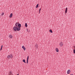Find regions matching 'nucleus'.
Listing matches in <instances>:
<instances>
[{
	"instance_id": "obj_1",
	"label": "nucleus",
	"mask_w": 75,
	"mask_h": 75,
	"mask_svg": "<svg viewBox=\"0 0 75 75\" xmlns=\"http://www.w3.org/2000/svg\"><path fill=\"white\" fill-rule=\"evenodd\" d=\"M13 30L15 31H19L21 30L20 28L16 26H15L13 28Z\"/></svg>"
},
{
	"instance_id": "obj_2",
	"label": "nucleus",
	"mask_w": 75,
	"mask_h": 75,
	"mask_svg": "<svg viewBox=\"0 0 75 75\" xmlns=\"http://www.w3.org/2000/svg\"><path fill=\"white\" fill-rule=\"evenodd\" d=\"M16 27H19L20 28L21 27V25L20 24H19L18 23H17L15 24Z\"/></svg>"
},
{
	"instance_id": "obj_3",
	"label": "nucleus",
	"mask_w": 75,
	"mask_h": 75,
	"mask_svg": "<svg viewBox=\"0 0 75 75\" xmlns=\"http://www.w3.org/2000/svg\"><path fill=\"white\" fill-rule=\"evenodd\" d=\"M59 45L61 46L62 47L63 45V43L62 42H61L60 43H59Z\"/></svg>"
},
{
	"instance_id": "obj_4",
	"label": "nucleus",
	"mask_w": 75,
	"mask_h": 75,
	"mask_svg": "<svg viewBox=\"0 0 75 75\" xmlns=\"http://www.w3.org/2000/svg\"><path fill=\"white\" fill-rule=\"evenodd\" d=\"M22 48H23V50H26V49L25 48L24 46H22Z\"/></svg>"
},
{
	"instance_id": "obj_5",
	"label": "nucleus",
	"mask_w": 75,
	"mask_h": 75,
	"mask_svg": "<svg viewBox=\"0 0 75 75\" xmlns=\"http://www.w3.org/2000/svg\"><path fill=\"white\" fill-rule=\"evenodd\" d=\"M9 37L10 38H13V35H9Z\"/></svg>"
},
{
	"instance_id": "obj_6",
	"label": "nucleus",
	"mask_w": 75,
	"mask_h": 75,
	"mask_svg": "<svg viewBox=\"0 0 75 75\" xmlns=\"http://www.w3.org/2000/svg\"><path fill=\"white\" fill-rule=\"evenodd\" d=\"M71 71L70 69H69L67 71V74H69V72H70Z\"/></svg>"
},
{
	"instance_id": "obj_7",
	"label": "nucleus",
	"mask_w": 75,
	"mask_h": 75,
	"mask_svg": "<svg viewBox=\"0 0 75 75\" xmlns=\"http://www.w3.org/2000/svg\"><path fill=\"white\" fill-rule=\"evenodd\" d=\"M67 10H68V8H66V9L65 11V13H67Z\"/></svg>"
},
{
	"instance_id": "obj_8",
	"label": "nucleus",
	"mask_w": 75,
	"mask_h": 75,
	"mask_svg": "<svg viewBox=\"0 0 75 75\" xmlns=\"http://www.w3.org/2000/svg\"><path fill=\"white\" fill-rule=\"evenodd\" d=\"M12 16H13V13H11L10 14V15L9 16V17L10 18H11L12 17Z\"/></svg>"
},
{
	"instance_id": "obj_9",
	"label": "nucleus",
	"mask_w": 75,
	"mask_h": 75,
	"mask_svg": "<svg viewBox=\"0 0 75 75\" xmlns=\"http://www.w3.org/2000/svg\"><path fill=\"white\" fill-rule=\"evenodd\" d=\"M56 51L57 52H59L58 49V48H56Z\"/></svg>"
},
{
	"instance_id": "obj_10",
	"label": "nucleus",
	"mask_w": 75,
	"mask_h": 75,
	"mask_svg": "<svg viewBox=\"0 0 75 75\" xmlns=\"http://www.w3.org/2000/svg\"><path fill=\"white\" fill-rule=\"evenodd\" d=\"M10 57L11 58H13V56H12V54H11L10 55Z\"/></svg>"
},
{
	"instance_id": "obj_11",
	"label": "nucleus",
	"mask_w": 75,
	"mask_h": 75,
	"mask_svg": "<svg viewBox=\"0 0 75 75\" xmlns=\"http://www.w3.org/2000/svg\"><path fill=\"white\" fill-rule=\"evenodd\" d=\"M7 57L9 59L10 58V55H8Z\"/></svg>"
},
{
	"instance_id": "obj_12",
	"label": "nucleus",
	"mask_w": 75,
	"mask_h": 75,
	"mask_svg": "<svg viewBox=\"0 0 75 75\" xmlns=\"http://www.w3.org/2000/svg\"><path fill=\"white\" fill-rule=\"evenodd\" d=\"M23 62H24L25 63H26V62H25V60L24 59L23 60Z\"/></svg>"
},
{
	"instance_id": "obj_13",
	"label": "nucleus",
	"mask_w": 75,
	"mask_h": 75,
	"mask_svg": "<svg viewBox=\"0 0 75 75\" xmlns=\"http://www.w3.org/2000/svg\"><path fill=\"white\" fill-rule=\"evenodd\" d=\"M27 26H28V25H27V23H25V27H27Z\"/></svg>"
},
{
	"instance_id": "obj_14",
	"label": "nucleus",
	"mask_w": 75,
	"mask_h": 75,
	"mask_svg": "<svg viewBox=\"0 0 75 75\" xmlns=\"http://www.w3.org/2000/svg\"><path fill=\"white\" fill-rule=\"evenodd\" d=\"M38 7V4L36 6V8H37Z\"/></svg>"
},
{
	"instance_id": "obj_15",
	"label": "nucleus",
	"mask_w": 75,
	"mask_h": 75,
	"mask_svg": "<svg viewBox=\"0 0 75 75\" xmlns=\"http://www.w3.org/2000/svg\"><path fill=\"white\" fill-rule=\"evenodd\" d=\"M49 31L51 33H52L53 32L52 31V30H50Z\"/></svg>"
},
{
	"instance_id": "obj_16",
	"label": "nucleus",
	"mask_w": 75,
	"mask_h": 75,
	"mask_svg": "<svg viewBox=\"0 0 75 75\" xmlns=\"http://www.w3.org/2000/svg\"><path fill=\"white\" fill-rule=\"evenodd\" d=\"M35 46L36 48H37L38 47V45L37 44L35 45Z\"/></svg>"
},
{
	"instance_id": "obj_17",
	"label": "nucleus",
	"mask_w": 75,
	"mask_h": 75,
	"mask_svg": "<svg viewBox=\"0 0 75 75\" xmlns=\"http://www.w3.org/2000/svg\"><path fill=\"white\" fill-rule=\"evenodd\" d=\"M74 54H75V49H74Z\"/></svg>"
},
{
	"instance_id": "obj_18",
	"label": "nucleus",
	"mask_w": 75,
	"mask_h": 75,
	"mask_svg": "<svg viewBox=\"0 0 75 75\" xmlns=\"http://www.w3.org/2000/svg\"><path fill=\"white\" fill-rule=\"evenodd\" d=\"M29 57V56H28L27 58V60H28Z\"/></svg>"
},
{
	"instance_id": "obj_19",
	"label": "nucleus",
	"mask_w": 75,
	"mask_h": 75,
	"mask_svg": "<svg viewBox=\"0 0 75 75\" xmlns=\"http://www.w3.org/2000/svg\"><path fill=\"white\" fill-rule=\"evenodd\" d=\"M27 63L28 64V60H27Z\"/></svg>"
},
{
	"instance_id": "obj_20",
	"label": "nucleus",
	"mask_w": 75,
	"mask_h": 75,
	"mask_svg": "<svg viewBox=\"0 0 75 75\" xmlns=\"http://www.w3.org/2000/svg\"><path fill=\"white\" fill-rule=\"evenodd\" d=\"M41 10V8H40L39 10V11H40V10Z\"/></svg>"
},
{
	"instance_id": "obj_21",
	"label": "nucleus",
	"mask_w": 75,
	"mask_h": 75,
	"mask_svg": "<svg viewBox=\"0 0 75 75\" xmlns=\"http://www.w3.org/2000/svg\"><path fill=\"white\" fill-rule=\"evenodd\" d=\"M2 47H3V45H2L1 46V48H2Z\"/></svg>"
},
{
	"instance_id": "obj_22",
	"label": "nucleus",
	"mask_w": 75,
	"mask_h": 75,
	"mask_svg": "<svg viewBox=\"0 0 75 75\" xmlns=\"http://www.w3.org/2000/svg\"><path fill=\"white\" fill-rule=\"evenodd\" d=\"M4 15V13H2V15Z\"/></svg>"
},
{
	"instance_id": "obj_23",
	"label": "nucleus",
	"mask_w": 75,
	"mask_h": 75,
	"mask_svg": "<svg viewBox=\"0 0 75 75\" xmlns=\"http://www.w3.org/2000/svg\"><path fill=\"white\" fill-rule=\"evenodd\" d=\"M2 50V48H1L0 50Z\"/></svg>"
},
{
	"instance_id": "obj_24",
	"label": "nucleus",
	"mask_w": 75,
	"mask_h": 75,
	"mask_svg": "<svg viewBox=\"0 0 75 75\" xmlns=\"http://www.w3.org/2000/svg\"><path fill=\"white\" fill-rule=\"evenodd\" d=\"M28 30H27V31L28 32H30V31H28Z\"/></svg>"
},
{
	"instance_id": "obj_25",
	"label": "nucleus",
	"mask_w": 75,
	"mask_h": 75,
	"mask_svg": "<svg viewBox=\"0 0 75 75\" xmlns=\"http://www.w3.org/2000/svg\"><path fill=\"white\" fill-rule=\"evenodd\" d=\"M39 13H40V11H39Z\"/></svg>"
},
{
	"instance_id": "obj_26",
	"label": "nucleus",
	"mask_w": 75,
	"mask_h": 75,
	"mask_svg": "<svg viewBox=\"0 0 75 75\" xmlns=\"http://www.w3.org/2000/svg\"><path fill=\"white\" fill-rule=\"evenodd\" d=\"M17 75H19V74H18Z\"/></svg>"
}]
</instances>
